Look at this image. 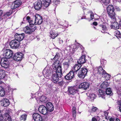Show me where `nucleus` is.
I'll return each instance as SVG.
<instances>
[{"instance_id":"1","label":"nucleus","mask_w":121,"mask_h":121,"mask_svg":"<svg viewBox=\"0 0 121 121\" xmlns=\"http://www.w3.org/2000/svg\"><path fill=\"white\" fill-rule=\"evenodd\" d=\"M51 0H39L36 1L34 4L35 8L37 10L40 9L42 6L44 9L46 8L49 5Z\"/></svg>"},{"instance_id":"2","label":"nucleus","mask_w":121,"mask_h":121,"mask_svg":"<svg viewBox=\"0 0 121 121\" xmlns=\"http://www.w3.org/2000/svg\"><path fill=\"white\" fill-rule=\"evenodd\" d=\"M87 72V69L85 68H81L78 72V76L79 77L83 78L86 75Z\"/></svg>"},{"instance_id":"3","label":"nucleus","mask_w":121,"mask_h":121,"mask_svg":"<svg viewBox=\"0 0 121 121\" xmlns=\"http://www.w3.org/2000/svg\"><path fill=\"white\" fill-rule=\"evenodd\" d=\"M36 29V27L30 26V27L26 26L23 28L24 31L26 34H31Z\"/></svg>"},{"instance_id":"4","label":"nucleus","mask_w":121,"mask_h":121,"mask_svg":"<svg viewBox=\"0 0 121 121\" xmlns=\"http://www.w3.org/2000/svg\"><path fill=\"white\" fill-rule=\"evenodd\" d=\"M3 55L6 59H10L13 55L12 51L10 49H6L4 51Z\"/></svg>"},{"instance_id":"5","label":"nucleus","mask_w":121,"mask_h":121,"mask_svg":"<svg viewBox=\"0 0 121 121\" xmlns=\"http://www.w3.org/2000/svg\"><path fill=\"white\" fill-rule=\"evenodd\" d=\"M52 70L49 68H46L43 70V73L44 75V76L46 77L47 78H48L52 74Z\"/></svg>"},{"instance_id":"6","label":"nucleus","mask_w":121,"mask_h":121,"mask_svg":"<svg viewBox=\"0 0 121 121\" xmlns=\"http://www.w3.org/2000/svg\"><path fill=\"white\" fill-rule=\"evenodd\" d=\"M20 42L15 39L10 42L9 44L11 48H16L20 46Z\"/></svg>"},{"instance_id":"7","label":"nucleus","mask_w":121,"mask_h":121,"mask_svg":"<svg viewBox=\"0 0 121 121\" xmlns=\"http://www.w3.org/2000/svg\"><path fill=\"white\" fill-rule=\"evenodd\" d=\"M0 64L2 67L6 68L9 67V63L7 59L3 58L1 59Z\"/></svg>"},{"instance_id":"8","label":"nucleus","mask_w":121,"mask_h":121,"mask_svg":"<svg viewBox=\"0 0 121 121\" xmlns=\"http://www.w3.org/2000/svg\"><path fill=\"white\" fill-rule=\"evenodd\" d=\"M35 25H39L41 24L43 21L42 17L39 15L36 14L35 15Z\"/></svg>"},{"instance_id":"9","label":"nucleus","mask_w":121,"mask_h":121,"mask_svg":"<svg viewBox=\"0 0 121 121\" xmlns=\"http://www.w3.org/2000/svg\"><path fill=\"white\" fill-rule=\"evenodd\" d=\"M23 55L21 52H17L14 55L13 59L16 61H19L21 60L22 59Z\"/></svg>"},{"instance_id":"10","label":"nucleus","mask_w":121,"mask_h":121,"mask_svg":"<svg viewBox=\"0 0 121 121\" xmlns=\"http://www.w3.org/2000/svg\"><path fill=\"white\" fill-rule=\"evenodd\" d=\"M38 110L40 113L44 115L46 114L48 112L46 107L43 105L39 106L38 108Z\"/></svg>"},{"instance_id":"11","label":"nucleus","mask_w":121,"mask_h":121,"mask_svg":"<svg viewBox=\"0 0 121 121\" xmlns=\"http://www.w3.org/2000/svg\"><path fill=\"white\" fill-rule=\"evenodd\" d=\"M60 76L56 72H53L52 76V81L54 83H56L59 80Z\"/></svg>"},{"instance_id":"12","label":"nucleus","mask_w":121,"mask_h":121,"mask_svg":"<svg viewBox=\"0 0 121 121\" xmlns=\"http://www.w3.org/2000/svg\"><path fill=\"white\" fill-rule=\"evenodd\" d=\"M25 35V34L24 33H22L21 34L16 33L14 36L15 39L20 42L23 39Z\"/></svg>"},{"instance_id":"13","label":"nucleus","mask_w":121,"mask_h":121,"mask_svg":"<svg viewBox=\"0 0 121 121\" xmlns=\"http://www.w3.org/2000/svg\"><path fill=\"white\" fill-rule=\"evenodd\" d=\"M22 2L20 0H17L12 3L11 6V8L12 9H14L18 7L21 4Z\"/></svg>"},{"instance_id":"14","label":"nucleus","mask_w":121,"mask_h":121,"mask_svg":"<svg viewBox=\"0 0 121 121\" xmlns=\"http://www.w3.org/2000/svg\"><path fill=\"white\" fill-rule=\"evenodd\" d=\"M90 84L87 82L82 83L80 84L79 86V88H82L85 90L88 89L89 87Z\"/></svg>"},{"instance_id":"15","label":"nucleus","mask_w":121,"mask_h":121,"mask_svg":"<svg viewBox=\"0 0 121 121\" xmlns=\"http://www.w3.org/2000/svg\"><path fill=\"white\" fill-rule=\"evenodd\" d=\"M69 93L72 95H74L78 92V88L76 86H71L68 88Z\"/></svg>"},{"instance_id":"16","label":"nucleus","mask_w":121,"mask_h":121,"mask_svg":"<svg viewBox=\"0 0 121 121\" xmlns=\"http://www.w3.org/2000/svg\"><path fill=\"white\" fill-rule=\"evenodd\" d=\"M32 116L33 117L35 121H42V117L37 113H34Z\"/></svg>"},{"instance_id":"17","label":"nucleus","mask_w":121,"mask_h":121,"mask_svg":"<svg viewBox=\"0 0 121 121\" xmlns=\"http://www.w3.org/2000/svg\"><path fill=\"white\" fill-rule=\"evenodd\" d=\"M116 81L117 83H118V87H116V89L117 90V92L118 94H121V87L120 84H121V79L118 80L116 78H115Z\"/></svg>"},{"instance_id":"18","label":"nucleus","mask_w":121,"mask_h":121,"mask_svg":"<svg viewBox=\"0 0 121 121\" xmlns=\"http://www.w3.org/2000/svg\"><path fill=\"white\" fill-rule=\"evenodd\" d=\"M46 108L48 112L52 111L54 109V107L52 104L50 102L46 104Z\"/></svg>"},{"instance_id":"19","label":"nucleus","mask_w":121,"mask_h":121,"mask_svg":"<svg viewBox=\"0 0 121 121\" xmlns=\"http://www.w3.org/2000/svg\"><path fill=\"white\" fill-rule=\"evenodd\" d=\"M81 66L82 65L81 64L78 63L76 64L73 68L72 71H73L74 73L79 71L81 69Z\"/></svg>"},{"instance_id":"20","label":"nucleus","mask_w":121,"mask_h":121,"mask_svg":"<svg viewBox=\"0 0 121 121\" xmlns=\"http://www.w3.org/2000/svg\"><path fill=\"white\" fill-rule=\"evenodd\" d=\"M1 105L4 107L8 106L9 104V100L6 99H3L1 101Z\"/></svg>"},{"instance_id":"21","label":"nucleus","mask_w":121,"mask_h":121,"mask_svg":"<svg viewBox=\"0 0 121 121\" xmlns=\"http://www.w3.org/2000/svg\"><path fill=\"white\" fill-rule=\"evenodd\" d=\"M74 76V73L73 71H71L65 76V78L67 80H70L73 78Z\"/></svg>"},{"instance_id":"22","label":"nucleus","mask_w":121,"mask_h":121,"mask_svg":"<svg viewBox=\"0 0 121 121\" xmlns=\"http://www.w3.org/2000/svg\"><path fill=\"white\" fill-rule=\"evenodd\" d=\"M86 62L85 55H82L81 57L78 60V62L79 64H83Z\"/></svg>"},{"instance_id":"23","label":"nucleus","mask_w":121,"mask_h":121,"mask_svg":"<svg viewBox=\"0 0 121 121\" xmlns=\"http://www.w3.org/2000/svg\"><path fill=\"white\" fill-rule=\"evenodd\" d=\"M58 35V34L56 33L54 31L51 30L50 32L49 36L52 39H54Z\"/></svg>"},{"instance_id":"24","label":"nucleus","mask_w":121,"mask_h":121,"mask_svg":"<svg viewBox=\"0 0 121 121\" xmlns=\"http://www.w3.org/2000/svg\"><path fill=\"white\" fill-rule=\"evenodd\" d=\"M56 71H54L53 72H56L57 74H58L60 76V77H61L62 75V70H61V66H60V65L59 66L57 67L56 69H55Z\"/></svg>"},{"instance_id":"25","label":"nucleus","mask_w":121,"mask_h":121,"mask_svg":"<svg viewBox=\"0 0 121 121\" xmlns=\"http://www.w3.org/2000/svg\"><path fill=\"white\" fill-rule=\"evenodd\" d=\"M111 27L112 28L116 30L119 28V25L118 23L116 22H113L111 25Z\"/></svg>"},{"instance_id":"26","label":"nucleus","mask_w":121,"mask_h":121,"mask_svg":"<svg viewBox=\"0 0 121 121\" xmlns=\"http://www.w3.org/2000/svg\"><path fill=\"white\" fill-rule=\"evenodd\" d=\"M3 121H11V118L10 117L7 113H5L4 114V117Z\"/></svg>"},{"instance_id":"27","label":"nucleus","mask_w":121,"mask_h":121,"mask_svg":"<svg viewBox=\"0 0 121 121\" xmlns=\"http://www.w3.org/2000/svg\"><path fill=\"white\" fill-rule=\"evenodd\" d=\"M110 12L108 13L109 17L114 21H115L116 19V14L115 13V12H113L112 13H110Z\"/></svg>"},{"instance_id":"28","label":"nucleus","mask_w":121,"mask_h":121,"mask_svg":"<svg viewBox=\"0 0 121 121\" xmlns=\"http://www.w3.org/2000/svg\"><path fill=\"white\" fill-rule=\"evenodd\" d=\"M98 73L103 75L106 72L103 68L100 67H98L97 68Z\"/></svg>"},{"instance_id":"29","label":"nucleus","mask_w":121,"mask_h":121,"mask_svg":"<svg viewBox=\"0 0 121 121\" xmlns=\"http://www.w3.org/2000/svg\"><path fill=\"white\" fill-rule=\"evenodd\" d=\"M105 95V93L102 90H99L98 95L99 97H101L103 99H104L105 97L104 96Z\"/></svg>"},{"instance_id":"30","label":"nucleus","mask_w":121,"mask_h":121,"mask_svg":"<svg viewBox=\"0 0 121 121\" xmlns=\"http://www.w3.org/2000/svg\"><path fill=\"white\" fill-rule=\"evenodd\" d=\"M59 60H57L52 65V68L54 69H56V68L60 65L59 64Z\"/></svg>"},{"instance_id":"31","label":"nucleus","mask_w":121,"mask_h":121,"mask_svg":"<svg viewBox=\"0 0 121 121\" xmlns=\"http://www.w3.org/2000/svg\"><path fill=\"white\" fill-rule=\"evenodd\" d=\"M63 65L64 67L68 68L70 65V61L69 60H66L64 62Z\"/></svg>"},{"instance_id":"32","label":"nucleus","mask_w":121,"mask_h":121,"mask_svg":"<svg viewBox=\"0 0 121 121\" xmlns=\"http://www.w3.org/2000/svg\"><path fill=\"white\" fill-rule=\"evenodd\" d=\"M6 75L5 71L2 69H0V79H3Z\"/></svg>"},{"instance_id":"33","label":"nucleus","mask_w":121,"mask_h":121,"mask_svg":"<svg viewBox=\"0 0 121 121\" xmlns=\"http://www.w3.org/2000/svg\"><path fill=\"white\" fill-rule=\"evenodd\" d=\"M109 85V84L107 82H103L101 85L100 87L103 89L106 88Z\"/></svg>"},{"instance_id":"34","label":"nucleus","mask_w":121,"mask_h":121,"mask_svg":"<svg viewBox=\"0 0 121 121\" xmlns=\"http://www.w3.org/2000/svg\"><path fill=\"white\" fill-rule=\"evenodd\" d=\"M29 23L30 26L33 27H36V29L37 28L36 26L35 25H36L35 20L34 21L32 20H30V21H29Z\"/></svg>"},{"instance_id":"35","label":"nucleus","mask_w":121,"mask_h":121,"mask_svg":"<svg viewBox=\"0 0 121 121\" xmlns=\"http://www.w3.org/2000/svg\"><path fill=\"white\" fill-rule=\"evenodd\" d=\"M46 97L44 96H42L40 98L39 100L41 102L46 103L47 99H46Z\"/></svg>"},{"instance_id":"36","label":"nucleus","mask_w":121,"mask_h":121,"mask_svg":"<svg viewBox=\"0 0 121 121\" xmlns=\"http://www.w3.org/2000/svg\"><path fill=\"white\" fill-rule=\"evenodd\" d=\"M103 77H104L107 80H108L111 78V76L106 72L105 73L103 76Z\"/></svg>"},{"instance_id":"37","label":"nucleus","mask_w":121,"mask_h":121,"mask_svg":"<svg viewBox=\"0 0 121 121\" xmlns=\"http://www.w3.org/2000/svg\"><path fill=\"white\" fill-rule=\"evenodd\" d=\"M27 115L26 114H25L21 115L20 117V119L21 120H23V121H25L26 120Z\"/></svg>"},{"instance_id":"38","label":"nucleus","mask_w":121,"mask_h":121,"mask_svg":"<svg viewBox=\"0 0 121 121\" xmlns=\"http://www.w3.org/2000/svg\"><path fill=\"white\" fill-rule=\"evenodd\" d=\"M106 93L107 95H112V92L110 88H108L106 89Z\"/></svg>"},{"instance_id":"39","label":"nucleus","mask_w":121,"mask_h":121,"mask_svg":"<svg viewBox=\"0 0 121 121\" xmlns=\"http://www.w3.org/2000/svg\"><path fill=\"white\" fill-rule=\"evenodd\" d=\"M5 95L4 89L1 87H0V96H3Z\"/></svg>"},{"instance_id":"40","label":"nucleus","mask_w":121,"mask_h":121,"mask_svg":"<svg viewBox=\"0 0 121 121\" xmlns=\"http://www.w3.org/2000/svg\"><path fill=\"white\" fill-rule=\"evenodd\" d=\"M107 12H109V11H112L114 10V8L113 6L110 5L108 6L107 9Z\"/></svg>"},{"instance_id":"41","label":"nucleus","mask_w":121,"mask_h":121,"mask_svg":"<svg viewBox=\"0 0 121 121\" xmlns=\"http://www.w3.org/2000/svg\"><path fill=\"white\" fill-rule=\"evenodd\" d=\"M102 3L104 5H107L109 2V0H101Z\"/></svg>"},{"instance_id":"42","label":"nucleus","mask_w":121,"mask_h":121,"mask_svg":"<svg viewBox=\"0 0 121 121\" xmlns=\"http://www.w3.org/2000/svg\"><path fill=\"white\" fill-rule=\"evenodd\" d=\"M90 97L91 99L93 100L96 97V95L94 94H91L90 95Z\"/></svg>"},{"instance_id":"43","label":"nucleus","mask_w":121,"mask_h":121,"mask_svg":"<svg viewBox=\"0 0 121 121\" xmlns=\"http://www.w3.org/2000/svg\"><path fill=\"white\" fill-rule=\"evenodd\" d=\"M108 113L107 111H105L104 112V116H105V118L107 120H108V118H109V117H108Z\"/></svg>"},{"instance_id":"44","label":"nucleus","mask_w":121,"mask_h":121,"mask_svg":"<svg viewBox=\"0 0 121 121\" xmlns=\"http://www.w3.org/2000/svg\"><path fill=\"white\" fill-rule=\"evenodd\" d=\"M98 108L96 107L93 106L91 108V112H95L97 110Z\"/></svg>"},{"instance_id":"45","label":"nucleus","mask_w":121,"mask_h":121,"mask_svg":"<svg viewBox=\"0 0 121 121\" xmlns=\"http://www.w3.org/2000/svg\"><path fill=\"white\" fill-rule=\"evenodd\" d=\"M90 19H89V21H90L91 20H92L94 18V14L93 13L91 12V14L90 15Z\"/></svg>"},{"instance_id":"46","label":"nucleus","mask_w":121,"mask_h":121,"mask_svg":"<svg viewBox=\"0 0 121 121\" xmlns=\"http://www.w3.org/2000/svg\"><path fill=\"white\" fill-rule=\"evenodd\" d=\"M115 118L114 117H109V118H108V121H114Z\"/></svg>"},{"instance_id":"47","label":"nucleus","mask_w":121,"mask_h":121,"mask_svg":"<svg viewBox=\"0 0 121 121\" xmlns=\"http://www.w3.org/2000/svg\"><path fill=\"white\" fill-rule=\"evenodd\" d=\"M60 56V55L59 53H57L55 56L54 58L56 59V60H58Z\"/></svg>"},{"instance_id":"48","label":"nucleus","mask_w":121,"mask_h":121,"mask_svg":"<svg viewBox=\"0 0 121 121\" xmlns=\"http://www.w3.org/2000/svg\"><path fill=\"white\" fill-rule=\"evenodd\" d=\"M4 117V115H3L0 112V121H2L3 120Z\"/></svg>"},{"instance_id":"49","label":"nucleus","mask_w":121,"mask_h":121,"mask_svg":"<svg viewBox=\"0 0 121 121\" xmlns=\"http://www.w3.org/2000/svg\"><path fill=\"white\" fill-rule=\"evenodd\" d=\"M72 115L73 117L75 118L76 116V112H72Z\"/></svg>"},{"instance_id":"50","label":"nucleus","mask_w":121,"mask_h":121,"mask_svg":"<svg viewBox=\"0 0 121 121\" xmlns=\"http://www.w3.org/2000/svg\"><path fill=\"white\" fill-rule=\"evenodd\" d=\"M11 14V13L9 12H8L6 13L4 15V16H8L10 15Z\"/></svg>"},{"instance_id":"51","label":"nucleus","mask_w":121,"mask_h":121,"mask_svg":"<svg viewBox=\"0 0 121 121\" xmlns=\"http://www.w3.org/2000/svg\"><path fill=\"white\" fill-rule=\"evenodd\" d=\"M64 83V82L63 81H61L60 82H58V84L60 86H61L63 85Z\"/></svg>"},{"instance_id":"52","label":"nucleus","mask_w":121,"mask_h":121,"mask_svg":"<svg viewBox=\"0 0 121 121\" xmlns=\"http://www.w3.org/2000/svg\"><path fill=\"white\" fill-rule=\"evenodd\" d=\"M102 29L103 30H105L107 29V28L106 26H102Z\"/></svg>"},{"instance_id":"53","label":"nucleus","mask_w":121,"mask_h":121,"mask_svg":"<svg viewBox=\"0 0 121 121\" xmlns=\"http://www.w3.org/2000/svg\"><path fill=\"white\" fill-rule=\"evenodd\" d=\"M26 20L28 21V22H29V21H30V17L29 16H28L26 17Z\"/></svg>"},{"instance_id":"54","label":"nucleus","mask_w":121,"mask_h":121,"mask_svg":"<svg viewBox=\"0 0 121 121\" xmlns=\"http://www.w3.org/2000/svg\"><path fill=\"white\" fill-rule=\"evenodd\" d=\"M76 109L75 107H73L72 108V112H76Z\"/></svg>"},{"instance_id":"55","label":"nucleus","mask_w":121,"mask_h":121,"mask_svg":"<svg viewBox=\"0 0 121 121\" xmlns=\"http://www.w3.org/2000/svg\"><path fill=\"white\" fill-rule=\"evenodd\" d=\"M92 121H97L95 117H93L92 118Z\"/></svg>"},{"instance_id":"56","label":"nucleus","mask_w":121,"mask_h":121,"mask_svg":"<svg viewBox=\"0 0 121 121\" xmlns=\"http://www.w3.org/2000/svg\"><path fill=\"white\" fill-rule=\"evenodd\" d=\"M93 24L95 26H96L97 25V23L96 22H94L93 23Z\"/></svg>"},{"instance_id":"57","label":"nucleus","mask_w":121,"mask_h":121,"mask_svg":"<svg viewBox=\"0 0 121 121\" xmlns=\"http://www.w3.org/2000/svg\"><path fill=\"white\" fill-rule=\"evenodd\" d=\"M3 13V12L2 10H0V17L2 15Z\"/></svg>"},{"instance_id":"58","label":"nucleus","mask_w":121,"mask_h":121,"mask_svg":"<svg viewBox=\"0 0 121 121\" xmlns=\"http://www.w3.org/2000/svg\"><path fill=\"white\" fill-rule=\"evenodd\" d=\"M59 43H63V40L62 39H60L59 40Z\"/></svg>"},{"instance_id":"59","label":"nucleus","mask_w":121,"mask_h":121,"mask_svg":"<svg viewBox=\"0 0 121 121\" xmlns=\"http://www.w3.org/2000/svg\"><path fill=\"white\" fill-rule=\"evenodd\" d=\"M115 121H120V120L117 118L115 119Z\"/></svg>"},{"instance_id":"60","label":"nucleus","mask_w":121,"mask_h":121,"mask_svg":"<svg viewBox=\"0 0 121 121\" xmlns=\"http://www.w3.org/2000/svg\"><path fill=\"white\" fill-rule=\"evenodd\" d=\"M109 12H110V13H113V12H114V10H113V11H109Z\"/></svg>"},{"instance_id":"61","label":"nucleus","mask_w":121,"mask_h":121,"mask_svg":"<svg viewBox=\"0 0 121 121\" xmlns=\"http://www.w3.org/2000/svg\"><path fill=\"white\" fill-rule=\"evenodd\" d=\"M119 110L121 112V107H119Z\"/></svg>"},{"instance_id":"62","label":"nucleus","mask_w":121,"mask_h":121,"mask_svg":"<svg viewBox=\"0 0 121 121\" xmlns=\"http://www.w3.org/2000/svg\"><path fill=\"white\" fill-rule=\"evenodd\" d=\"M0 79V84H2L3 83V82L1 80V79Z\"/></svg>"},{"instance_id":"63","label":"nucleus","mask_w":121,"mask_h":121,"mask_svg":"<svg viewBox=\"0 0 121 121\" xmlns=\"http://www.w3.org/2000/svg\"><path fill=\"white\" fill-rule=\"evenodd\" d=\"M120 26L121 27V21H120Z\"/></svg>"},{"instance_id":"64","label":"nucleus","mask_w":121,"mask_h":121,"mask_svg":"<svg viewBox=\"0 0 121 121\" xmlns=\"http://www.w3.org/2000/svg\"><path fill=\"white\" fill-rule=\"evenodd\" d=\"M120 105L121 106V101H120Z\"/></svg>"}]
</instances>
